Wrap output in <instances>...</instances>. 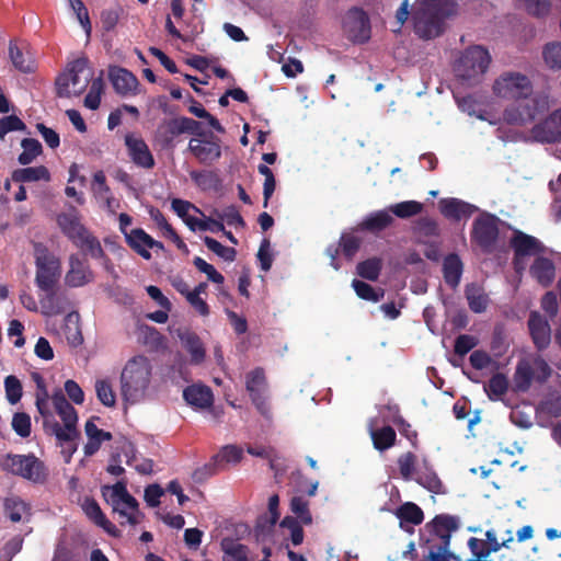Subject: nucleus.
<instances>
[{
    "label": "nucleus",
    "instance_id": "nucleus-49",
    "mask_svg": "<svg viewBox=\"0 0 561 561\" xmlns=\"http://www.w3.org/2000/svg\"><path fill=\"white\" fill-rule=\"evenodd\" d=\"M186 226L192 231L201 230V231H210L214 233H217L219 231H225V225L215 218H208L207 220H201L195 217L188 218V219H186Z\"/></svg>",
    "mask_w": 561,
    "mask_h": 561
},
{
    "label": "nucleus",
    "instance_id": "nucleus-46",
    "mask_svg": "<svg viewBox=\"0 0 561 561\" xmlns=\"http://www.w3.org/2000/svg\"><path fill=\"white\" fill-rule=\"evenodd\" d=\"M381 260L373 257L357 264V274L368 280H377L381 271Z\"/></svg>",
    "mask_w": 561,
    "mask_h": 561
},
{
    "label": "nucleus",
    "instance_id": "nucleus-25",
    "mask_svg": "<svg viewBox=\"0 0 561 561\" xmlns=\"http://www.w3.org/2000/svg\"><path fill=\"white\" fill-rule=\"evenodd\" d=\"M528 328L535 346L546 350L551 341V329L548 321L537 312H531L528 319Z\"/></svg>",
    "mask_w": 561,
    "mask_h": 561
},
{
    "label": "nucleus",
    "instance_id": "nucleus-60",
    "mask_svg": "<svg viewBox=\"0 0 561 561\" xmlns=\"http://www.w3.org/2000/svg\"><path fill=\"white\" fill-rule=\"evenodd\" d=\"M12 428L14 432L26 438L31 435V417L24 412H16L12 417Z\"/></svg>",
    "mask_w": 561,
    "mask_h": 561
},
{
    "label": "nucleus",
    "instance_id": "nucleus-35",
    "mask_svg": "<svg viewBox=\"0 0 561 561\" xmlns=\"http://www.w3.org/2000/svg\"><path fill=\"white\" fill-rule=\"evenodd\" d=\"M148 234L142 228H134L126 234L125 241L128 247L145 260L151 259V253L148 251Z\"/></svg>",
    "mask_w": 561,
    "mask_h": 561
},
{
    "label": "nucleus",
    "instance_id": "nucleus-12",
    "mask_svg": "<svg viewBox=\"0 0 561 561\" xmlns=\"http://www.w3.org/2000/svg\"><path fill=\"white\" fill-rule=\"evenodd\" d=\"M499 221L495 215L483 213L472 224L471 240L485 253H491L497 242Z\"/></svg>",
    "mask_w": 561,
    "mask_h": 561
},
{
    "label": "nucleus",
    "instance_id": "nucleus-27",
    "mask_svg": "<svg viewBox=\"0 0 561 561\" xmlns=\"http://www.w3.org/2000/svg\"><path fill=\"white\" fill-rule=\"evenodd\" d=\"M178 337L185 351L191 355L192 364L198 365L205 360V347L195 332L190 330H179Z\"/></svg>",
    "mask_w": 561,
    "mask_h": 561
},
{
    "label": "nucleus",
    "instance_id": "nucleus-47",
    "mask_svg": "<svg viewBox=\"0 0 561 561\" xmlns=\"http://www.w3.org/2000/svg\"><path fill=\"white\" fill-rule=\"evenodd\" d=\"M389 210L397 217L407 219L419 215L423 210V204L416 201H405L390 206Z\"/></svg>",
    "mask_w": 561,
    "mask_h": 561
},
{
    "label": "nucleus",
    "instance_id": "nucleus-53",
    "mask_svg": "<svg viewBox=\"0 0 561 561\" xmlns=\"http://www.w3.org/2000/svg\"><path fill=\"white\" fill-rule=\"evenodd\" d=\"M290 511L305 525L312 523V516L309 511V503L302 496H294L290 501Z\"/></svg>",
    "mask_w": 561,
    "mask_h": 561
},
{
    "label": "nucleus",
    "instance_id": "nucleus-28",
    "mask_svg": "<svg viewBox=\"0 0 561 561\" xmlns=\"http://www.w3.org/2000/svg\"><path fill=\"white\" fill-rule=\"evenodd\" d=\"M183 398L187 404L196 409H207L213 405L214 396L208 386L192 385L184 389Z\"/></svg>",
    "mask_w": 561,
    "mask_h": 561
},
{
    "label": "nucleus",
    "instance_id": "nucleus-11",
    "mask_svg": "<svg viewBox=\"0 0 561 561\" xmlns=\"http://www.w3.org/2000/svg\"><path fill=\"white\" fill-rule=\"evenodd\" d=\"M493 93L497 98L515 102L533 94V83L526 75L507 71L494 81Z\"/></svg>",
    "mask_w": 561,
    "mask_h": 561
},
{
    "label": "nucleus",
    "instance_id": "nucleus-5",
    "mask_svg": "<svg viewBox=\"0 0 561 561\" xmlns=\"http://www.w3.org/2000/svg\"><path fill=\"white\" fill-rule=\"evenodd\" d=\"M102 495L112 505L113 512L118 514L121 525L134 526L139 523V504L127 491L125 481H117L114 485H104Z\"/></svg>",
    "mask_w": 561,
    "mask_h": 561
},
{
    "label": "nucleus",
    "instance_id": "nucleus-58",
    "mask_svg": "<svg viewBox=\"0 0 561 561\" xmlns=\"http://www.w3.org/2000/svg\"><path fill=\"white\" fill-rule=\"evenodd\" d=\"M283 528L290 530V540L294 546H299L304 541V529L297 518L293 516H286L280 522Z\"/></svg>",
    "mask_w": 561,
    "mask_h": 561
},
{
    "label": "nucleus",
    "instance_id": "nucleus-61",
    "mask_svg": "<svg viewBox=\"0 0 561 561\" xmlns=\"http://www.w3.org/2000/svg\"><path fill=\"white\" fill-rule=\"evenodd\" d=\"M26 125L24 122L18 117L16 115H9L0 118V138L3 139L4 136L10 131L15 130H25Z\"/></svg>",
    "mask_w": 561,
    "mask_h": 561
},
{
    "label": "nucleus",
    "instance_id": "nucleus-4",
    "mask_svg": "<svg viewBox=\"0 0 561 561\" xmlns=\"http://www.w3.org/2000/svg\"><path fill=\"white\" fill-rule=\"evenodd\" d=\"M0 468L35 484H44L48 479V469L34 454H8L0 459Z\"/></svg>",
    "mask_w": 561,
    "mask_h": 561
},
{
    "label": "nucleus",
    "instance_id": "nucleus-62",
    "mask_svg": "<svg viewBox=\"0 0 561 561\" xmlns=\"http://www.w3.org/2000/svg\"><path fill=\"white\" fill-rule=\"evenodd\" d=\"M525 5V10L533 16L543 18L550 12L549 0H522Z\"/></svg>",
    "mask_w": 561,
    "mask_h": 561
},
{
    "label": "nucleus",
    "instance_id": "nucleus-1",
    "mask_svg": "<svg viewBox=\"0 0 561 561\" xmlns=\"http://www.w3.org/2000/svg\"><path fill=\"white\" fill-rule=\"evenodd\" d=\"M460 527L458 516L438 514L425 524L420 534V548L428 561H450L454 554L449 551L451 534Z\"/></svg>",
    "mask_w": 561,
    "mask_h": 561
},
{
    "label": "nucleus",
    "instance_id": "nucleus-40",
    "mask_svg": "<svg viewBox=\"0 0 561 561\" xmlns=\"http://www.w3.org/2000/svg\"><path fill=\"white\" fill-rule=\"evenodd\" d=\"M488 398L492 401L499 400L508 390V379L502 373L494 374L484 386Z\"/></svg>",
    "mask_w": 561,
    "mask_h": 561
},
{
    "label": "nucleus",
    "instance_id": "nucleus-29",
    "mask_svg": "<svg viewBox=\"0 0 561 561\" xmlns=\"http://www.w3.org/2000/svg\"><path fill=\"white\" fill-rule=\"evenodd\" d=\"M45 296L41 298L42 312L45 316H56L65 312L69 300L65 293H59L56 287L50 290H43Z\"/></svg>",
    "mask_w": 561,
    "mask_h": 561
},
{
    "label": "nucleus",
    "instance_id": "nucleus-3",
    "mask_svg": "<svg viewBox=\"0 0 561 561\" xmlns=\"http://www.w3.org/2000/svg\"><path fill=\"white\" fill-rule=\"evenodd\" d=\"M152 364L145 355L129 358L121 373V394L124 401L135 404L142 401L152 378Z\"/></svg>",
    "mask_w": 561,
    "mask_h": 561
},
{
    "label": "nucleus",
    "instance_id": "nucleus-45",
    "mask_svg": "<svg viewBox=\"0 0 561 561\" xmlns=\"http://www.w3.org/2000/svg\"><path fill=\"white\" fill-rule=\"evenodd\" d=\"M213 215L217 218L218 221H221L222 224L225 221L228 226H232L234 228L245 227V221L234 205L227 206L222 210L215 209Z\"/></svg>",
    "mask_w": 561,
    "mask_h": 561
},
{
    "label": "nucleus",
    "instance_id": "nucleus-48",
    "mask_svg": "<svg viewBox=\"0 0 561 561\" xmlns=\"http://www.w3.org/2000/svg\"><path fill=\"white\" fill-rule=\"evenodd\" d=\"M543 60L550 69H561V42H551L545 45Z\"/></svg>",
    "mask_w": 561,
    "mask_h": 561
},
{
    "label": "nucleus",
    "instance_id": "nucleus-21",
    "mask_svg": "<svg viewBox=\"0 0 561 561\" xmlns=\"http://www.w3.org/2000/svg\"><path fill=\"white\" fill-rule=\"evenodd\" d=\"M245 387L253 404L262 414H264L266 411V402L263 397V392L266 389V377L264 369L256 367L248 373L245 377Z\"/></svg>",
    "mask_w": 561,
    "mask_h": 561
},
{
    "label": "nucleus",
    "instance_id": "nucleus-31",
    "mask_svg": "<svg viewBox=\"0 0 561 561\" xmlns=\"http://www.w3.org/2000/svg\"><path fill=\"white\" fill-rule=\"evenodd\" d=\"M396 516L400 520V527L405 531H412V527L407 524L416 526L423 523L424 513L419 505L413 502H407L396 510Z\"/></svg>",
    "mask_w": 561,
    "mask_h": 561
},
{
    "label": "nucleus",
    "instance_id": "nucleus-2",
    "mask_svg": "<svg viewBox=\"0 0 561 561\" xmlns=\"http://www.w3.org/2000/svg\"><path fill=\"white\" fill-rule=\"evenodd\" d=\"M457 12L456 0H416L412 11L414 32L431 39L444 32L445 20Z\"/></svg>",
    "mask_w": 561,
    "mask_h": 561
},
{
    "label": "nucleus",
    "instance_id": "nucleus-7",
    "mask_svg": "<svg viewBox=\"0 0 561 561\" xmlns=\"http://www.w3.org/2000/svg\"><path fill=\"white\" fill-rule=\"evenodd\" d=\"M548 110V102L542 96H524L508 105L503 112L504 121L510 125L525 126L543 115Z\"/></svg>",
    "mask_w": 561,
    "mask_h": 561
},
{
    "label": "nucleus",
    "instance_id": "nucleus-22",
    "mask_svg": "<svg viewBox=\"0 0 561 561\" xmlns=\"http://www.w3.org/2000/svg\"><path fill=\"white\" fill-rule=\"evenodd\" d=\"M110 79L116 93L123 96L137 94L139 81L129 70L121 67L111 68Z\"/></svg>",
    "mask_w": 561,
    "mask_h": 561
},
{
    "label": "nucleus",
    "instance_id": "nucleus-26",
    "mask_svg": "<svg viewBox=\"0 0 561 561\" xmlns=\"http://www.w3.org/2000/svg\"><path fill=\"white\" fill-rule=\"evenodd\" d=\"M9 57L15 69L23 73H32L36 69V62L27 46H19L14 42L9 44Z\"/></svg>",
    "mask_w": 561,
    "mask_h": 561
},
{
    "label": "nucleus",
    "instance_id": "nucleus-24",
    "mask_svg": "<svg viewBox=\"0 0 561 561\" xmlns=\"http://www.w3.org/2000/svg\"><path fill=\"white\" fill-rule=\"evenodd\" d=\"M57 224L62 233L75 244L89 230L81 224L78 211L72 207L71 211L57 216Z\"/></svg>",
    "mask_w": 561,
    "mask_h": 561
},
{
    "label": "nucleus",
    "instance_id": "nucleus-32",
    "mask_svg": "<svg viewBox=\"0 0 561 561\" xmlns=\"http://www.w3.org/2000/svg\"><path fill=\"white\" fill-rule=\"evenodd\" d=\"M84 430L88 437V442L84 445L85 456H93L100 449L103 442L113 438L112 433L100 430L92 420L87 421Z\"/></svg>",
    "mask_w": 561,
    "mask_h": 561
},
{
    "label": "nucleus",
    "instance_id": "nucleus-14",
    "mask_svg": "<svg viewBox=\"0 0 561 561\" xmlns=\"http://www.w3.org/2000/svg\"><path fill=\"white\" fill-rule=\"evenodd\" d=\"M243 450L237 445H226L218 454H216L211 460L194 471L193 478L197 482L216 474L222 469L225 463H238L241 461Z\"/></svg>",
    "mask_w": 561,
    "mask_h": 561
},
{
    "label": "nucleus",
    "instance_id": "nucleus-39",
    "mask_svg": "<svg viewBox=\"0 0 561 561\" xmlns=\"http://www.w3.org/2000/svg\"><path fill=\"white\" fill-rule=\"evenodd\" d=\"M534 379V369L530 363L526 359H522L517 363L514 373V386L517 391H527Z\"/></svg>",
    "mask_w": 561,
    "mask_h": 561
},
{
    "label": "nucleus",
    "instance_id": "nucleus-15",
    "mask_svg": "<svg viewBox=\"0 0 561 561\" xmlns=\"http://www.w3.org/2000/svg\"><path fill=\"white\" fill-rule=\"evenodd\" d=\"M343 27L354 43H366L370 38L371 27L368 14L358 7L351 8L344 18Z\"/></svg>",
    "mask_w": 561,
    "mask_h": 561
},
{
    "label": "nucleus",
    "instance_id": "nucleus-18",
    "mask_svg": "<svg viewBox=\"0 0 561 561\" xmlns=\"http://www.w3.org/2000/svg\"><path fill=\"white\" fill-rule=\"evenodd\" d=\"M125 146L131 161L139 168L152 169L156 164L154 158L146 141L134 134L125 136Z\"/></svg>",
    "mask_w": 561,
    "mask_h": 561
},
{
    "label": "nucleus",
    "instance_id": "nucleus-57",
    "mask_svg": "<svg viewBox=\"0 0 561 561\" xmlns=\"http://www.w3.org/2000/svg\"><path fill=\"white\" fill-rule=\"evenodd\" d=\"M84 514L95 524L105 522V515L102 512L99 503L93 497H85L81 505Z\"/></svg>",
    "mask_w": 561,
    "mask_h": 561
},
{
    "label": "nucleus",
    "instance_id": "nucleus-41",
    "mask_svg": "<svg viewBox=\"0 0 561 561\" xmlns=\"http://www.w3.org/2000/svg\"><path fill=\"white\" fill-rule=\"evenodd\" d=\"M396 431L389 425L371 431L374 447L380 451L392 447L396 443Z\"/></svg>",
    "mask_w": 561,
    "mask_h": 561
},
{
    "label": "nucleus",
    "instance_id": "nucleus-10",
    "mask_svg": "<svg viewBox=\"0 0 561 561\" xmlns=\"http://www.w3.org/2000/svg\"><path fill=\"white\" fill-rule=\"evenodd\" d=\"M491 62V56L480 45L468 47L456 66L458 77L467 81H479L486 72Z\"/></svg>",
    "mask_w": 561,
    "mask_h": 561
},
{
    "label": "nucleus",
    "instance_id": "nucleus-30",
    "mask_svg": "<svg viewBox=\"0 0 561 561\" xmlns=\"http://www.w3.org/2000/svg\"><path fill=\"white\" fill-rule=\"evenodd\" d=\"M529 273L540 285L548 287L554 279L556 266L552 260L545 256H538L531 264Z\"/></svg>",
    "mask_w": 561,
    "mask_h": 561
},
{
    "label": "nucleus",
    "instance_id": "nucleus-56",
    "mask_svg": "<svg viewBox=\"0 0 561 561\" xmlns=\"http://www.w3.org/2000/svg\"><path fill=\"white\" fill-rule=\"evenodd\" d=\"M415 465H416V456L411 451L402 454L398 458L399 471H400L401 477L405 481H409L412 479L413 473L415 471Z\"/></svg>",
    "mask_w": 561,
    "mask_h": 561
},
{
    "label": "nucleus",
    "instance_id": "nucleus-51",
    "mask_svg": "<svg viewBox=\"0 0 561 561\" xmlns=\"http://www.w3.org/2000/svg\"><path fill=\"white\" fill-rule=\"evenodd\" d=\"M96 397L105 407H114L116 403V396L111 382L106 379H99L95 381Z\"/></svg>",
    "mask_w": 561,
    "mask_h": 561
},
{
    "label": "nucleus",
    "instance_id": "nucleus-55",
    "mask_svg": "<svg viewBox=\"0 0 561 561\" xmlns=\"http://www.w3.org/2000/svg\"><path fill=\"white\" fill-rule=\"evenodd\" d=\"M414 480L430 492L438 494L443 490V482L434 471L419 473Z\"/></svg>",
    "mask_w": 561,
    "mask_h": 561
},
{
    "label": "nucleus",
    "instance_id": "nucleus-23",
    "mask_svg": "<svg viewBox=\"0 0 561 561\" xmlns=\"http://www.w3.org/2000/svg\"><path fill=\"white\" fill-rule=\"evenodd\" d=\"M442 215L450 220L459 221L462 218H469L478 210L474 205L458 198H442L438 203Z\"/></svg>",
    "mask_w": 561,
    "mask_h": 561
},
{
    "label": "nucleus",
    "instance_id": "nucleus-8",
    "mask_svg": "<svg viewBox=\"0 0 561 561\" xmlns=\"http://www.w3.org/2000/svg\"><path fill=\"white\" fill-rule=\"evenodd\" d=\"M182 134L194 136H204V130L198 121L186 116L163 119L159 123L154 131V140L163 148L174 147V140Z\"/></svg>",
    "mask_w": 561,
    "mask_h": 561
},
{
    "label": "nucleus",
    "instance_id": "nucleus-9",
    "mask_svg": "<svg viewBox=\"0 0 561 561\" xmlns=\"http://www.w3.org/2000/svg\"><path fill=\"white\" fill-rule=\"evenodd\" d=\"M35 284L41 290H50L56 287L61 276L60 260L41 244H35Z\"/></svg>",
    "mask_w": 561,
    "mask_h": 561
},
{
    "label": "nucleus",
    "instance_id": "nucleus-42",
    "mask_svg": "<svg viewBox=\"0 0 561 561\" xmlns=\"http://www.w3.org/2000/svg\"><path fill=\"white\" fill-rule=\"evenodd\" d=\"M30 506L18 496H11L4 501V513L7 517L13 522L19 523L22 520L24 514H27Z\"/></svg>",
    "mask_w": 561,
    "mask_h": 561
},
{
    "label": "nucleus",
    "instance_id": "nucleus-44",
    "mask_svg": "<svg viewBox=\"0 0 561 561\" xmlns=\"http://www.w3.org/2000/svg\"><path fill=\"white\" fill-rule=\"evenodd\" d=\"M75 245L83 251L84 254L90 255L92 259L104 257V250L99 239L88 231Z\"/></svg>",
    "mask_w": 561,
    "mask_h": 561
},
{
    "label": "nucleus",
    "instance_id": "nucleus-36",
    "mask_svg": "<svg viewBox=\"0 0 561 561\" xmlns=\"http://www.w3.org/2000/svg\"><path fill=\"white\" fill-rule=\"evenodd\" d=\"M51 401L54 408L64 424L77 425L78 423V414L76 409L70 404V402L66 399L65 394L60 389L56 390L51 396Z\"/></svg>",
    "mask_w": 561,
    "mask_h": 561
},
{
    "label": "nucleus",
    "instance_id": "nucleus-54",
    "mask_svg": "<svg viewBox=\"0 0 561 561\" xmlns=\"http://www.w3.org/2000/svg\"><path fill=\"white\" fill-rule=\"evenodd\" d=\"M4 389L8 401L11 404L18 403L23 393L22 383L18 377L9 375L4 379Z\"/></svg>",
    "mask_w": 561,
    "mask_h": 561
},
{
    "label": "nucleus",
    "instance_id": "nucleus-33",
    "mask_svg": "<svg viewBox=\"0 0 561 561\" xmlns=\"http://www.w3.org/2000/svg\"><path fill=\"white\" fill-rule=\"evenodd\" d=\"M463 271V264L456 253H450L445 256L443 262V275L445 283L451 287L456 288L459 283Z\"/></svg>",
    "mask_w": 561,
    "mask_h": 561
},
{
    "label": "nucleus",
    "instance_id": "nucleus-34",
    "mask_svg": "<svg viewBox=\"0 0 561 561\" xmlns=\"http://www.w3.org/2000/svg\"><path fill=\"white\" fill-rule=\"evenodd\" d=\"M465 296L469 306V309L474 313H482L486 310L490 298L484 293V289L478 284H468L465 288Z\"/></svg>",
    "mask_w": 561,
    "mask_h": 561
},
{
    "label": "nucleus",
    "instance_id": "nucleus-64",
    "mask_svg": "<svg viewBox=\"0 0 561 561\" xmlns=\"http://www.w3.org/2000/svg\"><path fill=\"white\" fill-rule=\"evenodd\" d=\"M415 230L419 234L424 237H438L439 228L434 219L423 217L416 222Z\"/></svg>",
    "mask_w": 561,
    "mask_h": 561
},
{
    "label": "nucleus",
    "instance_id": "nucleus-19",
    "mask_svg": "<svg viewBox=\"0 0 561 561\" xmlns=\"http://www.w3.org/2000/svg\"><path fill=\"white\" fill-rule=\"evenodd\" d=\"M94 279V274L88 262L77 254L69 257V270L66 273L65 282L69 287H82Z\"/></svg>",
    "mask_w": 561,
    "mask_h": 561
},
{
    "label": "nucleus",
    "instance_id": "nucleus-20",
    "mask_svg": "<svg viewBox=\"0 0 561 561\" xmlns=\"http://www.w3.org/2000/svg\"><path fill=\"white\" fill-rule=\"evenodd\" d=\"M510 244L514 251L515 264L519 257L536 255L545 250V247L537 238L520 230H514Z\"/></svg>",
    "mask_w": 561,
    "mask_h": 561
},
{
    "label": "nucleus",
    "instance_id": "nucleus-63",
    "mask_svg": "<svg viewBox=\"0 0 561 561\" xmlns=\"http://www.w3.org/2000/svg\"><path fill=\"white\" fill-rule=\"evenodd\" d=\"M360 245V241L357 237L353 234H343L341 237L340 247L342 249L343 255L347 260H352L356 254Z\"/></svg>",
    "mask_w": 561,
    "mask_h": 561
},
{
    "label": "nucleus",
    "instance_id": "nucleus-52",
    "mask_svg": "<svg viewBox=\"0 0 561 561\" xmlns=\"http://www.w3.org/2000/svg\"><path fill=\"white\" fill-rule=\"evenodd\" d=\"M203 240L208 250L213 251L219 257L227 262H233L236 260L237 251L234 248L225 247L219 241L208 236L204 237Z\"/></svg>",
    "mask_w": 561,
    "mask_h": 561
},
{
    "label": "nucleus",
    "instance_id": "nucleus-37",
    "mask_svg": "<svg viewBox=\"0 0 561 561\" xmlns=\"http://www.w3.org/2000/svg\"><path fill=\"white\" fill-rule=\"evenodd\" d=\"M12 180L16 183L36 182V181H49L50 174L45 165L27 167L16 169L12 172Z\"/></svg>",
    "mask_w": 561,
    "mask_h": 561
},
{
    "label": "nucleus",
    "instance_id": "nucleus-6",
    "mask_svg": "<svg viewBox=\"0 0 561 561\" xmlns=\"http://www.w3.org/2000/svg\"><path fill=\"white\" fill-rule=\"evenodd\" d=\"M92 78L93 70L89 66V60L78 58L69 65L67 73H62L56 79L57 95L60 98H69L71 93L80 95L88 88Z\"/></svg>",
    "mask_w": 561,
    "mask_h": 561
},
{
    "label": "nucleus",
    "instance_id": "nucleus-59",
    "mask_svg": "<svg viewBox=\"0 0 561 561\" xmlns=\"http://www.w3.org/2000/svg\"><path fill=\"white\" fill-rule=\"evenodd\" d=\"M479 344V340L469 334H460L455 340L454 352L458 356H465Z\"/></svg>",
    "mask_w": 561,
    "mask_h": 561
},
{
    "label": "nucleus",
    "instance_id": "nucleus-17",
    "mask_svg": "<svg viewBox=\"0 0 561 561\" xmlns=\"http://www.w3.org/2000/svg\"><path fill=\"white\" fill-rule=\"evenodd\" d=\"M533 137L540 142L553 144L561 140V107L531 128Z\"/></svg>",
    "mask_w": 561,
    "mask_h": 561
},
{
    "label": "nucleus",
    "instance_id": "nucleus-13",
    "mask_svg": "<svg viewBox=\"0 0 561 561\" xmlns=\"http://www.w3.org/2000/svg\"><path fill=\"white\" fill-rule=\"evenodd\" d=\"M196 136L188 141L187 150L204 165H213L221 158V140L211 131Z\"/></svg>",
    "mask_w": 561,
    "mask_h": 561
},
{
    "label": "nucleus",
    "instance_id": "nucleus-16",
    "mask_svg": "<svg viewBox=\"0 0 561 561\" xmlns=\"http://www.w3.org/2000/svg\"><path fill=\"white\" fill-rule=\"evenodd\" d=\"M43 426L46 434L54 435L56 437L58 445L61 447L67 445L68 462L71 455L77 450L75 442L80 435L77 425L64 424V426H61L56 420L50 421L49 419H46L43 422Z\"/></svg>",
    "mask_w": 561,
    "mask_h": 561
},
{
    "label": "nucleus",
    "instance_id": "nucleus-43",
    "mask_svg": "<svg viewBox=\"0 0 561 561\" xmlns=\"http://www.w3.org/2000/svg\"><path fill=\"white\" fill-rule=\"evenodd\" d=\"M21 147L23 151L19 154L18 161L22 165L32 163L43 152L41 142L35 138H24Z\"/></svg>",
    "mask_w": 561,
    "mask_h": 561
},
{
    "label": "nucleus",
    "instance_id": "nucleus-50",
    "mask_svg": "<svg viewBox=\"0 0 561 561\" xmlns=\"http://www.w3.org/2000/svg\"><path fill=\"white\" fill-rule=\"evenodd\" d=\"M352 286H353L356 295L364 300L378 302L383 297L382 289H379V291H376V289L371 285H369L363 280L354 279L352 283Z\"/></svg>",
    "mask_w": 561,
    "mask_h": 561
},
{
    "label": "nucleus",
    "instance_id": "nucleus-38",
    "mask_svg": "<svg viewBox=\"0 0 561 561\" xmlns=\"http://www.w3.org/2000/svg\"><path fill=\"white\" fill-rule=\"evenodd\" d=\"M393 222L392 216L387 210H378L369 214L360 224L363 230L379 232Z\"/></svg>",
    "mask_w": 561,
    "mask_h": 561
}]
</instances>
